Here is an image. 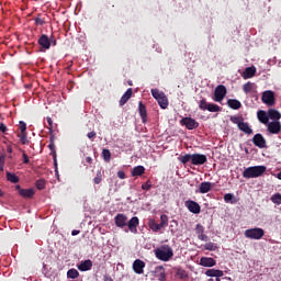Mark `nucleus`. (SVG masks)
Masks as SVG:
<instances>
[{
	"mask_svg": "<svg viewBox=\"0 0 281 281\" xmlns=\"http://www.w3.org/2000/svg\"><path fill=\"white\" fill-rule=\"evenodd\" d=\"M146 172V168L144 166H136L132 170V177H142Z\"/></svg>",
	"mask_w": 281,
	"mask_h": 281,
	"instance_id": "nucleus-26",
	"label": "nucleus"
},
{
	"mask_svg": "<svg viewBox=\"0 0 281 281\" xmlns=\"http://www.w3.org/2000/svg\"><path fill=\"white\" fill-rule=\"evenodd\" d=\"M155 256L158 258V260H162V262H168L172 256H175V252L172 251V248L170 246H165L162 248H158L155 250Z\"/></svg>",
	"mask_w": 281,
	"mask_h": 281,
	"instance_id": "nucleus-4",
	"label": "nucleus"
},
{
	"mask_svg": "<svg viewBox=\"0 0 281 281\" xmlns=\"http://www.w3.org/2000/svg\"><path fill=\"white\" fill-rule=\"evenodd\" d=\"M103 281H113V278H111V276L105 274L103 277Z\"/></svg>",
	"mask_w": 281,
	"mask_h": 281,
	"instance_id": "nucleus-58",
	"label": "nucleus"
},
{
	"mask_svg": "<svg viewBox=\"0 0 281 281\" xmlns=\"http://www.w3.org/2000/svg\"><path fill=\"white\" fill-rule=\"evenodd\" d=\"M67 276L71 280H76V278H78V276H80V272H78V270H76V269H70V270H68Z\"/></svg>",
	"mask_w": 281,
	"mask_h": 281,
	"instance_id": "nucleus-35",
	"label": "nucleus"
},
{
	"mask_svg": "<svg viewBox=\"0 0 281 281\" xmlns=\"http://www.w3.org/2000/svg\"><path fill=\"white\" fill-rule=\"evenodd\" d=\"M48 148L50 153L56 154V145L54 144V138H50V143L48 144Z\"/></svg>",
	"mask_w": 281,
	"mask_h": 281,
	"instance_id": "nucleus-47",
	"label": "nucleus"
},
{
	"mask_svg": "<svg viewBox=\"0 0 281 281\" xmlns=\"http://www.w3.org/2000/svg\"><path fill=\"white\" fill-rule=\"evenodd\" d=\"M151 95L155 100H159L160 98L165 97L166 93L160 92L159 89H151Z\"/></svg>",
	"mask_w": 281,
	"mask_h": 281,
	"instance_id": "nucleus-33",
	"label": "nucleus"
},
{
	"mask_svg": "<svg viewBox=\"0 0 281 281\" xmlns=\"http://www.w3.org/2000/svg\"><path fill=\"white\" fill-rule=\"evenodd\" d=\"M212 188V182L204 181L200 184L199 190L196 192H199L200 194H207V192H210Z\"/></svg>",
	"mask_w": 281,
	"mask_h": 281,
	"instance_id": "nucleus-17",
	"label": "nucleus"
},
{
	"mask_svg": "<svg viewBox=\"0 0 281 281\" xmlns=\"http://www.w3.org/2000/svg\"><path fill=\"white\" fill-rule=\"evenodd\" d=\"M231 122H233V124H237V126H240L244 119L241 116H231Z\"/></svg>",
	"mask_w": 281,
	"mask_h": 281,
	"instance_id": "nucleus-42",
	"label": "nucleus"
},
{
	"mask_svg": "<svg viewBox=\"0 0 281 281\" xmlns=\"http://www.w3.org/2000/svg\"><path fill=\"white\" fill-rule=\"evenodd\" d=\"M227 95V88L223 85H220L215 88L214 91V101L215 102H223L225 97Z\"/></svg>",
	"mask_w": 281,
	"mask_h": 281,
	"instance_id": "nucleus-7",
	"label": "nucleus"
},
{
	"mask_svg": "<svg viewBox=\"0 0 281 281\" xmlns=\"http://www.w3.org/2000/svg\"><path fill=\"white\" fill-rule=\"evenodd\" d=\"M205 276H207V278H223L225 273L223 270L209 269L206 270Z\"/></svg>",
	"mask_w": 281,
	"mask_h": 281,
	"instance_id": "nucleus-22",
	"label": "nucleus"
},
{
	"mask_svg": "<svg viewBox=\"0 0 281 281\" xmlns=\"http://www.w3.org/2000/svg\"><path fill=\"white\" fill-rule=\"evenodd\" d=\"M19 128H20V133H27V124L23 121H20V125H19Z\"/></svg>",
	"mask_w": 281,
	"mask_h": 281,
	"instance_id": "nucleus-45",
	"label": "nucleus"
},
{
	"mask_svg": "<svg viewBox=\"0 0 281 281\" xmlns=\"http://www.w3.org/2000/svg\"><path fill=\"white\" fill-rule=\"evenodd\" d=\"M209 281H214V279H209Z\"/></svg>",
	"mask_w": 281,
	"mask_h": 281,
	"instance_id": "nucleus-64",
	"label": "nucleus"
},
{
	"mask_svg": "<svg viewBox=\"0 0 281 281\" xmlns=\"http://www.w3.org/2000/svg\"><path fill=\"white\" fill-rule=\"evenodd\" d=\"M138 113L143 124H146V122H148V112L146 111V105L142 101L138 103Z\"/></svg>",
	"mask_w": 281,
	"mask_h": 281,
	"instance_id": "nucleus-15",
	"label": "nucleus"
},
{
	"mask_svg": "<svg viewBox=\"0 0 281 281\" xmlns=\"http://www.w3.org/2000/svg\"><path fill=\"white\" fill-rule=\"evenodd\" d=\"M201 267H216V260L212 257H202L200 259Z\"/></svg>",
	"mask_w": 281,
	"mask_h": 281,
	"instance_id": "nucleus-18",
	"label": "nucleus"
},
{
	"mask_svg": "<svg viewBox=\"0 0 281 281\" xmlns=\"http://www.w3.org/2000/svg\"><path fill=\"white\" fill-rule=\"evenodd\" d=\"M86 161H87V164H93V158H91V157L88 156V157L86 158Z\"/></svg>",
	"mask_w": 281,
	"mask_h": 281,
	"instance_id": "nucleus-60",
	"label": "nucleus"
},
{
	"mask_svg": "<svg viewBox=\"0 0 281 281\" xmlns=\"http://www.w3.org/2000/svg\"><path fill=\"white\" fill-rule=\"evenodd\" d=\"M15 190L23 199H32L36 194L34 189H22L20 184L15 186Z\"/></svg>",
	"mask_w": 281,
	"mask_h": 281,
	"instance_id": "nucleus-9",
	"label": "nucleus"
},
{
	"mask_svg": "<svg viewBox=\"0 0 281 281\" xmlns=\"http://www.w3.org/2000/svg\"><path fill=\"white\" fill-rule=\"evenodd\" d=\"M199 240H203L204 243H207V240H210V237H207V235H205L204 233L198 235Z\"/></svg>",
	"mask_w": 281,
	"mask_h": 281,
	"instance_id": "nucleus-48",
	"label": "nucleus"
},
{
	"mask_svg": "<svg viewBox=\"0 0 281 281\" xmlns=\"http://www.w3.org/2000/svg\"><path fill=\"white\" fill-rule=\"evenodd\" d=\"M78 234H80V231L74 229L71 232V236H78Z\"/></svg>",
	"mask_w": 281,
	"mask_h": 281,
	"instance_id": "nucleus-59",
	"label": "nucleus"
},
{
	"mask_svg": "<svg viewBox=\"0 0 281 281\" xmlns=\"http://www.w3.org/2000/svg\"><path fill=\"white\" fill-rule=\"evenodd\" d=\"M261 101L268 106H273L276 104V93L271 90L263 91Z\"/></svg>",
	"mask_w": 281,
	"mask_h": 281,
	"instance_id": "nucleus-6",
	"label": "nucleus"
},
{
	"mask_svg": "<svg viewBox=\"0 0 281 281\" xmlns=\"http://www.w3.org/2000/svg\"><path fill=\"white\" fill-rule=\"evenodd\" d=\"M257 117L261 124H269V113L267 114L265 110H259L257 112Z\"/></svg>",
	"mask_w": 281,
	"mask_h": 281,
	"instance_id": "nucleus-23",
	"label": "nucleus"
},
{
	"mask_svg": "<svg viewBox=\"0 0 281 281\" xmlns=\"http://www.w3.org/2000/svg\"><path fill=\"white\" fill-rule=\"evenodd\" d=\"M7 181H10V183H19L20 179H19V176H16L15 173L8 171Z\"/></svg>",
	"mask_w": 281,
	"mask_h": 281,
	"instance_id": "nucleus-27",
	"label": "nucleus"
},
{
	"mask_svg": "<svg viewBox=\"0 0 281 281\" xmlns=\"http://www.w3.org/2000/svg\"><path fill=\"white\" fill-rule=\"evenodd\" d=\"M119 179H126V173L124 171H117Z\"/></svg>",
	"mask_w": 281,
	"mask_h": 281,
	"instance_id": "nucleus-55",
	"label": "nucleus"
},
{
	"mask_svg": "<svg viewBox=\"0 0 281 281\" xmlns=\"http://www.w3.org/2000/svg\"><path fill=\"white\" fill-rule=\"evenodd\" d=\"M184 205L192 214H201V205L198 202L188 200L184 202Z\"/></svg>",
	"mask_w": 281,
	"mask_h": 281,
	"instance_id": "nucleus-10",
	"label": "nucleus"
},
{
	"mask_svg": "<svg viewBox=\"0 0 281 281\" xmlns=\"http://www.w3.org/2000/svg\"><path fill=\"white\" fill-rule=\"evenodd\" d=\"M37 43L42 47V49H49V47H52V42L49 41V36L45 34L41 35Z\"/></svg>",
	"mask_w": 281,
	"mask_h": 281,
	"instance_id": "nucleus-13",
	"label": "nucleus"
},
{
	"mask_svg": "<svg viewBox=\"0 0 281 281\" xmlns=\"http://www.w3.org/2000/svg\"><path fill=\"white\" fill-rule=\"evenodd\" d=\"M267 172L266 166H254L248 167L243 171L244 179H258Z\"/></svg>",
	"mask_w": 281,
	"mask_h": 281,
	"instance_id": "nucleus-3",
	"label": "nucleus"
},
{
	"mask_svg": "<svg viewBox=\"0 0 281 281\" xmlns=\"http://www.w3.org/2000/svg\"><path fill=\"white\" fill-rule=\"evenodd\" d=\"M22 157H23V164H30V157L27 156V154L23 153Z\"/></svg>",
	"mask_w": 281,
	"mask_h": 281,
	"instance_id": "nucleus-52",
	"label": "nucleus"
},
{
	"mask_svg": "<svg viewBox=\"0 0 281 281\" xmlns=\"http://www.w3.org/2000/svg\"><path fill=\"white\" fill-rule=\"evenodd\" d=\"M244 236L250 240H260L265 236V229L260 227L249 228L245 231Z\"/></svg>",
	"mask_w": 281,
	"mask_h": 281,
	"instance_id": "nucleus-5",
	"label": "nucleus"
},
{
	"mask_svg": "<svg viewBox=\"0 0 281 281\" xmlns=\"http://www.w3.org/2000/svg\"><path fill=\"white\" fill-rule=\"evenodd\" d=\"M158 280L159 281H166V271H162L158 274Z\"/></svg>",
	"mask_w": 281,
	"mask_h": 281,
	"instance_id": "nucleus-51",
	"label": "nucleus"
},
{
	"mask_svg": "<svg viewBox=\"0 0 281 281\" xmlns=\"http://www.w3.org/2000/svg\"><path fill=\"white\" fill-rule=\"evenodd\" d=\"M215 281H221V277H215Z\"/></svg>",
	"mask_w": 281,
	"mask_h": 281,
	"instance_id": "nucleus-62",
	"label": "nucleus"
},
{
	"mask_svg": "<svg viewBox=\"0 0 281 281\" xmlns=\"http://www.w3.org/2000/svg\"><path fill=\"white\" fill-rule=\"evenodd\" d=\"M18 137L23 145L30 144V140L27 139V132L18 134Z\"/></svg>",
	"mask_w": 281,
	"mask_h": 281,
	"instance_id": "nucleus-31",
	"label": "nucleus"
},
{
	"mask_svg": "<svg viewBox=\"0 0 281 281\" xmlns=\"http://www.w3.org/2000/svg\"><path fill=\"white\" fill-rule=\"evenodd\" d=\"M251 89H254V83H251L249 81L243 86V91L246 94L251 93Z\"/></svg>",
	"mask_w": 281,
	"mask_h": 281,
	"instance_id": "nucleus-39",
	"label": "nucleus"
},
{
	"mask_svg": "<svg viewBox=\"0 0 281 281\" xmlns=\"http://www.w3.org/2000/svg\"><path fill=\"white\" fill-rule=\"evenodd\" d=\"M232 199H234V194H232V193H226V194L224 195V201H225L226 203H229V201H232Z\"/></svg>",
	"mask_w": 281,
	"mask_h": 281,
	"instance_id": "nucleus-49",
	"label": "nucleus"
},
{
	"mask_svg": "<svg viewBox=\"0 0 281 281\" xmlns=\"http://www.w3.org/2000/svg\"><path fill=\"white\" fill-rule=\"evenodd\" d=\"M178 159L183 166L189 164V161H191L192 166H203L204 164H207V156L203 154H186Z\"/></svg>",
	"mask_w": 281,
	"mask_h": 281,
	"instance_id": "nucleus-2",
	"label": "nucleus"
},
{
	"mask_svg": "<svg viewBox=\"0 0 281 281\" xmlns=\"http://www.w3.org/2000/svg\"><path fill=\"white\" fill-rule=\"evenodd\" d=\"M160 229H164V227H168V215L162 214L160 216V223L158 224Z\"/></svg>",
	"mask_w": 281,
	"mask_h": 281,
	"instance_id": "nucleus-29",
	"label": "nucleus"
},
{
	"mask_svg": "<svg viewBox=\"0 0 281 281\" xmlns=\"http://www.w3.org/2000/svg\"><path fill=\"white\" fill-rule=\"evenodd\" d=\"M206 111H210V113H218V111H221V106L214 103H209Z\"/></svg>",
	"mask_w": 281,
	"mask_h": 281,
	"instance_id": "nucleus-30",
	"label": "nucleus"
},
{
	"mask_svg": "<svg viewBox=\"0 0 281 281\" xmlns=\"http://www.w3.org/2000/svg\"><path fill=\"white\" fill-rule=\"evenodd\" d=\"M46 181L45 179H40L35 182V186L37 188V190H45V186H46Z\"/></svg>",
	"mask_w": 281,
	"mask_h": 281,
	"instance_id": "nucleus-40",
	"label": "nucleus"
},
{
	"mask_svg": "<svg viewBox=\"0 0 281 281\" xmlns=\"http://www.w3.org/2000/svg\"><path fill=\"white\" fill-rule=\"evenodd\" d=\"M241 76L244 80H249V78H254L256 76V67H247Z\"/></svg>",
	"mask_w": 281,
	"mask_h": 281,
	"instance_id": "nucleus-20",
	"label": "nucleus"
},
{
	"mask_svg": "<svg viewBox=\"0 0 281 281\" xmlns=\"http://www.w3.org/2000/svg\"><path fill=\"white\" fill-rule=\"evenodd\" d=\"M209 105L210 103H207L205 99L200 100L199 108L201 109V111H207Z\"/></svg>",
	"mask_w": 281,
	"mask_h": 281,
	"instance_id": "nucleus-43",
	"label": "nucleus"
},
{
	"mask_svg": "<svg viewBox=\"0 0 281 281\" xmlns=\"http://www.w3.org/2000/svg\"><path fill=\"white\" fill-rule=\"evenodd\" d=\"M252 144H255L257 148H267V139H265V136L260 133L255 134L252 137Z\"/></svg>",
	"mask_w": 281,
	"mask_h": 281,
	"instance_id": "nucleus-11",
	"label": "nucleus"
},
{
	"mask_svg": "<svg viewBox=\"0 0 281 281\" xmlns=\"http://www.w3.org/2000/svg\"><path fill=\"white\" fill-rule=\"evenodd\" d=\"M79 271H91L93 268V261L91 259H87L85 261H81L80 265L77 266Z\"/></svg>",
	"mask_w": 281,
	"mask_h": 281,
	"instance_id": "nucleus-16",
	"label": "nucleus"
},
{
	"mask_svg": "<svg viewBox=\"0 0 281 281\" xmlns=\"http://www.w3.org/2000/svg\"><path fill=\"white\" fill-rule=\"evenodd\" d=\"M0 131H1V133H5L8 131V126H5V124L1 123Z\"/></svg>",
	"mask_w": 281,
	"mask_h": 281,
	"instance_id": "nucleus-56",
	"label": "nucleus"
},
{
	"mask_svg": "<svg viewBox=\"0 0 281 281\" xmlns=\"http://www.w3.org/2000/svg\"><path fill=\"white\" fill-rule=\"evenodd\" d=\"M195 233L198 234V236H200L201 234H204L205 233V228L203 227V225L196 224Z\"/></svg>",
	"mask_w": 281,
	"mask_h": 281,
	"instance_id": "nucleus-44",
	"label": "nucleus"
},
{
	"mask_svg": "<svg viewBox=\"0 0 281 281\" xmlns=\"http://www.w3.org/2000/svg\"><path fill=\"white\" fill-rule=\"evenodd\" d=\"M93 183L100 186L102 183V170L97 171V176L93 178Z\"/></svg>",
	"mask_w": 281,
	"mask_h": 281,
	"instance_id": "nucleus-36",
	"label": "nucleus"
},
{
	"mask_svg": "<svg viewBox=\"0 0 281 281\" xmlns=\"http://www.w3.org/2000/svg\"><path fill=\"white\" fill-rule=\"evenodd\" d=\"M34 21H35V25H45V19L41 18V15L35 18Z\"/></svg>",
	"mask_w": 281,
	"mask_h": 281,
	"instance_id": "nucleus-46",
	"label": "nucleus"
},
{
	"mask_svg": "<svg viewBox=\"0 0 281 281\" xmlns=\"http://www.w3.org/2000/svg\"><path fill=\"white\" fill-rule=\"evenodd\" d=\"M146 267V262L142 261V259H136L133 263V270L138 274L142 276L144 273V268Z\"/></svg>",
	"mask_w": 281,
	"mask_h": 281,
	"instance_id": "nucleus-14",
	"label": "nucleus"
},
{
	"mask_svg": "<svg viewBox=\"0 0 281 281\" xmlns=\"http://www.w3.org/2000/svg\"><path fill=\"white\" fill-rule=\"evenodd\" d=\"M0 196H3V191L0 189Z\"/></svg>",
	"mask_w": 281,
	"mask_h": 281,
	"instance_id": "nucleus-63",
	"label": "nucleus"
},
{
	"mask_svg": "<svg viewBox=\"0 0 281 281\" xmlns=\"http://www.w3.org/2000/svg\"><path fill=\"white\" fill-rule=\"evenodd\" d=\"M177 276L180 280H186L188 278V272L183 269H178Z\"/></svg>",
	"mask_w": 281,
	"mask_h": 281,
	"instance_id": "nucleus-41",
	"label": "nucleus"
},
{
	"mask_svg": "<svg viewBox=\"0 0 281 281\" xmlns=\"http://www.w3.org/2000/svg\"><path fill=\"white\" fill-rule=\"evenodd\" d=\"M270 201H272V203H274V205H281V194L280 193H274Z\"/></svg>",
	"mask_w": 281,
	"mask_h": 281,
	"instance_id": "nucleus-34",
	"label": "nucleus"
},
{
	"mask_svg": "<svg viewBox=\"0 0 281 281\" xmlns=\"http://www.w3.org/2000/svg\"><path fill=\"white\" fill-rule=\"evenodd\" d=\"M97 133L94 131L87 134L88 139H94Z\"/></svg>",
	"mask_w": 281,
	"mask_h": 281,
	"instance_id": "nucleus-53",
	"label": "nucleus"
},
{
	"mask_svg": "<svg viewBox=\"0 0 281 281\" xmlns=\"http://www.w3.org/2000/svg\"><path fill=\"white\" fill-rule=\"evenodd\" d=\"M157 102L160 109H168V98L166 97V94L162 98L158 99Z\"/></svg>",
	"mask_w": 281,
	"mask_h": 281,
	"instance_id": "nucleus-28",
	"label": "nucleus"
},
{
	"mask_svg": "<svg viewBox=\"0 0 281 281\" xmlns=\"http://www.w3.org/2000/svg\"><path fill=\"white\" fill-rule=\"evenodd\" d=\"M151 188H153V184L148 183V181L142 184V190L148 191Z\"/></svg>",
	"mask_w": 281,
	"mask_h": 281,
	"instance_id": "nucleus-50",
	"label": "nucleus"
},
{
	"mask_svg": "<svg viewBox=\"0 0 281 281\" xmlns=\"http://www.w3.org/2000/svg\"><path fill=\"white\" fill-rule=\"evenodd\" d=\"M102 157H103V160L106 161V164H109V161H111V150L103 149Z\"/></svg>",
	"mask_w": 281,
	"mask_h": 281,
	"instance_id": "nucleus-37",
	"label": "nucleus"
},
{
	"mask_svg": "<svg viewBox=\"0 0 281 281\" xmlns=\"http://www.w3.org/2000/svg\"><path fill=\"white\" fill-rule=\"evenodd\" d=\"M49 42H50V45H53L54 47H56V40L54 38V36H50V37H49Z\"/></svg>",
	"mask_w": 281,
	"mask_h": 281,
	"instance_id": "nucleus-57",
	"label": "nucleus"
},
{
	"mask_svg": "<svg viewBox=\"0 0 281 281\" xmlns=\"http://www.w3.org/2000/svg\"><path fill=\"white\" fill-rule=\"evenodd\" d=\"M227 104H228L229 109H233L234 111H238V109H240L243 106V103H240V101H238L236 99H229L227 101Z\"/></svg>",
	"mask_w": 281,
	"mask_h": 281,
	"instance_id": "nucleus-24",
	"label": "nucleus"
},
{
	"mask_svg": "<svg viewBox=\"0 0 281 281\" xmlns=\"http://www.w3.org/2000/svg\"><path fill=\"white\" fill-rule=\"evenodd\" d=\"M268 117L270 120H276V122H278V120H280V117H281L280 111H278L276 109H269L268 110Z\"/></svg>",
	"mask_w": 281,
	"mask_h": 281,
	"instance_id": "nucleus-25",
	"label": "nucleus"
},
{
	"mask_svg": "<svg viewBox=\"0 0 281 281\" xmlns=\"http://www.w3.org/2000/svg\"><path fill=\"white\" fill-rule=\"evenodd\" d=\"M149 228L153 231V232H159L161 228L159 226V224H157L155 222V220H150L149 221Z\"/></svg>",
	"mask_w": 281,
	"mask_h": 281,
	"instance_id": "nucleus-38",
	"label": "nucleus"
},
{
	"mask_svg": "<svg viewBox=\"0 0 281 281\" xmlns=\"http://www.w3.org/2000/svg\"><path fill=\"white\" fill-rule=\"evenodd\" d=\"M133 95V88H130L126 90V92L121 97L119 104L120 106H124V104H126V102H128V100H131Z\"/></svg>",
	"mask_w": 281,
	"mask_h": 281,
	"instance_id": "nucleus-19",
	"label": "nucleus"
},
{
	"mask_svg": "<svg viewBox=\"0 0 281 281\" xmlns=\"http://www.w3.org/2000/svg\"><path fill=\"white\" fill-rule=\"evenodd\" d=\"M46 122H47V124H48V126H49V127H48L49 131H52V126H53V124H54V121L52 120V117L48 116V117L46 119Z\"/></svg>",
	"mask_w": 281,
	"mask_h": 281,
	"instance_id": "nucleus-54",
	"label": "nucleus"
},
{
	"mask_svg": "<svg viewBox=\"0 0 281 281\" xmlns=\"http://www.w3.org/2000/svg\"><path fill=\"white\" fill-rule=\"evenodd\" d=\"M239 131H241L243 133H245L246 135H254V130L251 128V126L249 125V123L247 122H241L239 123L238 126Z\"/></svg>",
	"mask_w": 281,
	"mask_h": 281,
	"instance_id": "nucleus-21",
	"label": "nucleus"
},
{
	"mask_svg": "<svg viewBox=\"0 0 281 281\" xmlns=\"http://www.w3.org/2000/svg\"><path fill=\"white\" fill-rule=\"evenodd\" d=\"M204 249L206 251H216V249H218V246H216V244L209 241L204 245Z\"/></svg>",
	"mask_w": 281,
	"mask_h": 281,
	"instance_id": "nucleus-32",
	"label": "nucleus"
},
{
	"mask_svg": "<svg viewBox=\"0 0 281 281\" xmlns=\"http://www.w3.org/2000/svg\"><path fill=\"white\" fill-rule=\"evenodd\" d=\"M54 164H55L56 172H58V162L56 161V158L54 159Z\"/></svg>",
	"mask_w": 281,
	"mask_h": 281,
	"instance_id": "nucleus-61",
	"label": "nucleus"
},
{
	"mask_svg": "<svg viewBox=\"0 0 281 281\" xmlns=\"http://www.w3.org/2000/svg\"><path fill=\"white\" fill-rule=\"evenodd\" d=\"M180 124L182 126H186V128H188V131H194V128H196L199 126V122H196V120L192 119V117H183L180 121Z\"/></svg>",
	"mask_w": 281,
	"mask_h": 281,
	"instance_id": "nucleus-8",
	"label": "nucleus"
},
{
	"mask_svg": "<svg viewBox=\"0 0 281 281\" xmlns=\"http://www.w3.org/2000/svg\"><path fill=\"white\" fill-rule=\"evenodd\" d=\"M114 223L116 227L124 229V227H128L132 234H137V227H139V217L134 216L128 221V216L124 213H119L114 217Z\"/></svg>",
	"mask_w": 281,
	"mask_h": 281,
	"instance_id": "nucleus-1",
	"label": "nucleus"
},
{
	"mask_svg": "<svg viewBox=\"0 0 281 281\" xmlns=\"http://www.w3.org/2000/svg\"><path fill=\"white\" fill-rule=\"evenodd\" d=\"M268 131L271 135H278L281 132V123L280 121H272L268 123Z\"/></svg>",
	"mask_w": 281,
	"mask_h": 281,
	"instance_id": "nucleus-12",
	"label": "nucleus"
}]
</instances>
